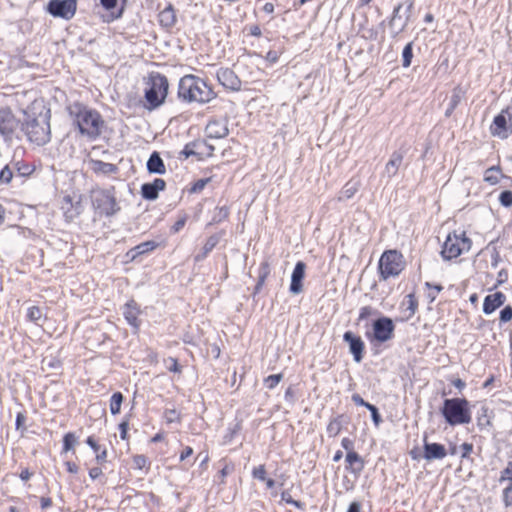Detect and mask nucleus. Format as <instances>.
<instances>
[{
    "instance_id": "nucleus-4",
    "label": "nucleus",
    "mask_w": 512,
    "mask_h": 512,
    "mask_svg": "<svg viewBox=\"0 0 512 512\" xmlns=\"http://www.w3.org/2000/svg\"><path fill=\"white\" fill-rule=\"evenodd\" d=\"M447 424L457 426L471 422L470 404L466 398H446L440 409Z\"/></svg>"
},
{
    "instance_id": "nucleus-32",
    "label": "nucleus",
    "mask_w": 512,
    "mask_h": 512,
    "mask_svg": "<svg viewBox=\"0 0 512 512\" xmlns=\"http://www.w3.org/2000/svg\"><path fill=\"white\" fill-rule=\"evenodd\" d=\"M402 305L405 306L406 310L409 311L408 318L412 317L418 308V301L414 293H409L405 296L404 301L402 302Z\"/></svg>"
},
{
    "instance_id": "nucleus-27",
    "label": "nucleus",
    "mask_w": 512,
    "mask_h": 512,
    "mask_svg": "<svg viewBox=\"0 0 512 512\" xmlns=\"http://www.w3.org/2000/svg\"><path fill=\"white\" fill-rule=\"evenodd\" d=\"M206 147L207 145L205 141L189 143L184 147L182 154L185 156V158L190 156H199V158H202L204 156V149Z\"/></svg>"
},
{
    "instance_id": "nucleus-46",
    "label": "nucleus",
    "mask_w": 512,
    "mask_h": 512,
    "mask_svg": "<svg viewBox=\"0 0 512 512\" xmlns=\"http://www.w3.org/2000/svg\"><path fill=\"white\" fill-rule=\"evenodd\" d=\"M500 482L510 481L512 483V462H508L507 466L501 471Z\"/></svg>"
},
{
    "instance_id": "nucleus-61",
    "label": "nucleus",
    "mask_w": 512,
    "mask_h": 512,
    "mask_svg": "<svg viewBox=\"0 0 512 512\" xmlns=\"http://www.w3.org/2000/svg\"><path fill=\"white\" fill-rule=\"evenodd\" d=\"M107 458V450L104 448L98 452H96V461L99 464H103L106 462Z\"/></svg>"
},
{
    "instance_id": "nucleus-16",
    "label": "nucleus",
    "mask_w": 512,
    "mask_h": 512,
    "mask_svg": "<svg viewBox=\"0 0 512 512\" xmlns=\"http://www.w3.org/2000/svg\"><path fill=\"white\" fill-rule=\"evenodd\" d=\"M61 209L63 210L66 220L69 222L73 221L83 211L81 197H79L78 200L73 201L71 196H65L62 201Z\"/></svg>"
},
{
    "instance_id": "nucleus-53",
    "label": "nucleus",
    "mask_w": 512,
    "mask_h": 512,
    "mask_svg": "<svg viewBox=\"0 0 512 512\" xmlns=\"http://www.w3.org/2000/svg\"><path fill=\"white\" fill-rule=\"evenodd\" d=\"M368 410L371 412L372 421L374 422V424L376 426H378L382 422V418H381V415H380V413L378 411V408L371 404L368 407Z\"/></svg>"
},
{
    "instance_id": "nucleus-54",
    "label": "nucleus",
    "mask_w": 512,
    "mask_h": 512,
    "mask_svg": "<svg viewBox=\"0 0 512 512\" xmlns=\"http://www.w3.org/2000/svg\"><path fill=\"white\" fill-rule=\"evenodd\" d=\"M503 501L505 506L512 505V483H510L503 491Z\"/></svg>"
},
{
    "instance_id": "nucleus-19",
    "label": "nucleus",
    "mask_w": 512,
    "mask_h": 512,
    "mask_svg": "<svg viewBox=\"0 0 512 512\" xmlns=\"http://www.w3.org/2000/svg\"><path fill=\"white\" fill-rule=\"evenodd\" d=\"M166 183L161 178H155L150 183H144L141 186V195L146 200H155L160 191L164 190Z\"/></svg>"
},
{
    "instance_id": "nucleus-15",
    "label": "nucleus",
    "mask_w": 512,
    "mask_h": 512,
    "mask_svg": "<svg viewBox=\"0 0 512 512\" xmlns=\"http://www.w3.org/2000/svg\"><path fill=\"white\" fill-rule=\"evenodd\" d=\"M217 80L219 83L232 91H238L241 89V80L235 74V72L229 68H221L217 71Z\"/></svg>"
},
{
    "instance_id": "nucleus-47",
    "label": "nucleus",
    "mask_w": 512,
    "mask_h": 512,
    "mask_svg": "<svg viewBox=\"0 0 512 512\" xmlns=\"http://www.w3.org/2000/svg\"><path fill=\"white\" fill-rule=\"evenodd\" d=\"M16 169L20 176H29L33 172V168L29 164L16 163Z\"/></svg>"
},
{
    "instance_id": "nucleus-9",
    "label": "nucleus",
    "mask_w": 512,
    "mask_h": 512,
    "mask_svg": "<svg viewBox=\"0 0 512 512\" xmlns=\"http://www.w3.org/2000/svg\"><path fill=\"white\" fill-rule=\"evenodd\" d=\"M372 335L367 333L370 340L378 343H384L391 340L394 336L395 325L393 320L389 317L382 316L376 319L372 324Z\"/></svg>"
},
{
    "instance_id": "nucleus-13",
    "label": "nucleus",
    "mask_w": 512,
    "mask_h": 512,
    "mask_svg": "<svg viewBox=\"0 0 512 512\" xmlns=\"http://www.w3.org/2000/svg\"><path fill=\"white\" fill-rule=\"evenodd\" d=\"M506 112H501L494 117L490 126V133L500 139H507L512 134V123L508 125L506 119Z\"/></svg>"
},
{
    "instance_id": "nucleus-59",
    "label": "nucleus",
    "mask_w": 512,
    "mask_h": 512,
    "mask_svg": "<svg viewBox=\"0 0 512 512\" xmlns=\"http://www.w3.org/2000/svg\"><path fill=\"white\" fill-rule=\"evenodd\" d=\"M461 450H462V453H461V457L462 458H466L470 455V453L472 452L473 450V445L471 443H463L461 446H460Z\"/></svg>"
},
{
    "instance_id": "nucleus-20",
    "label": "nucleus",
    "mask_w": 512,
    "mask_h": 512,
    "mask_svg": "<svg viewBox=\"0 0 512 512\" xmlns=\"http://www.w3.org/2000/svg\"><path fill=\"white\" fill-rule=\"evenodd\" d=\"M423 457L427 461L440 460L446 457L447 451L444 445L440 443H429L424 439Z\"/></svg>"
},
{
    "instance_id": "nucleus-48",
    "label": "nucleus",
    "mask_w": 512,
    "mask_h": 512,
    "mask_svg": "<svg viewBox=\"0 0 512 512\" xmlns=\"http://www.w3.org/2000/svg\"><path fill=\"white\" fill-rule=\"evenodd\" d=\"M209 181H210V178H203V179L197 180L191 187L190 191L192 193H198V192L202 191L205 188V186L208 184Z\"/></svg>"
},
{
    "instance_id": "nucleus-1",
    "label": "nucleus",
    "mask_w": 512,
    "mask_h": 512,
    "mask_svg": "<svg viewBox=\"0 0 512 512\" xmlns=\"http://www.w3.org/2000/svg\"><path fill=\"white\" fill-rule=\"evenodd\" d=\"M67 111L81 135L91 140L101 135L105 121L97 110L76 101L67 106Z\"/></svg>"
},
{
    "instance_id": "nucleus-35",
    "label": "nucleus",
    "mask_w": 512,
    "mask_h": 512,
    "mask_svg": "<svg viewBox=\"0 0 512 512\" xmlns=\"http://www.w3.org/2000/svg\"><path fill=\"white\" fill-rule=\"evenodd\" d=\"M425 287L429 290L427 292L426 297L429 300V303H432L437 298L438 294L443 290V286L440 284H431L430 282H425Z\"/></svg>"
},
{
    "instance_id": "nucleus-33",
    "label": "nucleus",
    "mask_w": 512,
    "mask_h": 512,
    "mask_svg": "<svg viewBox=\"0 0 512 512\" xmlns=\"http://www.w3.org/2000/svg\"><path fill=\"white\" fill-rule=\"evenodd\" d=\"M124 397L121 392H115L110 399V412L116 415L120 412Z\"/></svg>"
},
{
    "instance_id": "nucleus-45",
    "label": "nucleus",
    "mask_w": 512,
    "mask_h": 512,
    "mask_svg": "<svg viewBox=\"0 0 512 512\" xmlns=\"http://www.w3.org/2000/svg\"><path fill=\"white\" fill-rule=\"evenodd\" d=\"M345 460L350 465H353L354 463H360L359 470L362 469V466H363L362 460L357 452H355V451L347 452Z\"/></svg>"
},
{
    "instance_id": "nucleus-8",
    "label": "nucleus",
    "mask_w": 512,
    "mask_h": 512,
    "mask_svg": "<svg viewBox=\"0 0 512 512\" xmlns=\"http://www.w3.org/2000/svg\"><path fill=\"white\" fill-rule=\"evenodd\" d=\"M471 245L472 241L466 236L465 232L460 234L450 233L442 246L441 255L445 260H451L469 251Z\"/></svg>"
},
{
    "instance_id": "nucleus-49",
    "label": "nucleus",
    "mask_w": 512,
    "mask_h": 512,
    "mask_svg": "<svg viewBox=\"0 0 512 512\" xmlns=\"http://www.w3.org/2000/svg\"><path fill=\"white\" fill-rule=\"evenodd\" d=\"M252 475L255 479H258L260 481L266 480V470L264 465H259L258 467H255L252 471Z\"/></svg>"
},
{
    "instance_id": "nucleus-14",
    "label": "nucleus",
    "mask_w": 512,
    "mask_h": 512,
    "mask_svg": "<svg viewBox=\"0 0 512 512\" xmlns=\"http://www.w3.org/2000/svg\"><path fill=\"white\" fill-rule=\"evenodd\" d=\"M402 7V4H398L394 7L391 18L388 22L392 38H396L400 33H402L409 22V15H406V18L403 21L401 19L400 11Z\"/></svg>"
},
{
    "instance_id": "nucleus-41",
    "label": "nucleus",
    "mask_w": 512,
    "mask_h": 512,
    "mask_svg": "<svg viewBox=\"0 0 512 512\" xmlns=\"http://www.w3.org/2000/svg\"><path fill=\"white\" fill-rule=\"evenodd\" d=\"M42 311L37 306H32L28 309L27 317L30 321L37 323L42 318Z\"/></svg>"
},
{
    "instance_id": "nucleus-24",
    "label": "nucleus",
    "mask_w": 512,
    "mask_h": 512,
    "mask_svg": "<svg viewBox=\"0 0 512 512\" xmlns=\"http://www.w3.org/2000/svg\"><path fill=\"white\" fill-rule=\"evenodd\" d=\"M158 18L160 25L166 29L172 28L177 21L175 9L171 4L159 13Z\"/></svg>"
},
{
    "instance_id": "nucleus-18",
    "label": "nucleus",
    "mask_w": 512,
    "mask_h": 512,
    "mask_svg": "<svg viewBox=\"0 0 512 512\" xmlns=\"http://www.w3.org/2000/svg\"><path fill=\"white\" fill-rule=\"evenodd\" d=\"M306 264L303 261H298L294 267L291 275L290 292L298 295L303 291V279L305 277Z\"/></svg>"
},
{
    "instance_id": "nucleus-2",
    "label": "nucleus",
    "mask_w": 512,
    "mask_h": 512,
    "mask_svg": "<svg viewBox=\"0 0 512 512\" xmlns=\"http://www.w3.org/2000/svg\"><path fill=\"white\" fill-rule=\"evenodd\" d=\"M178 98L185 103L206 104L216 98V93L203 79L188 74L180 78Z\"/></svg>"
},
{
    "instance_id": "nucleus-25",
    "label": "nucleus",
    "mask_w": 512,
    "mask_h": 512,
    "mask_svg": "<svg viewBox=\"0 0 512 512\" xmlns=\"http://www.w3.org/2000/svg\"><path fill=\"white\" fill-rule=\"evenodd\" d=\"M146 167L149 173L164 174L166 172L164 162L157 151L150 155Z\"/></svg>"
},
{
    "instance_id": "nucleus-5",
    "label": "nucleus",
    "mask_w": 512,
    "mask_h": 512,
    "mask_svg": "<svg viewBox=\"0 0 512 512\" xmlns=\"http://www.w3.org/2000/svg\"><path fill=\"white\" fill-rule=\"evenodd\" d=\"M90 197L93 209L100 215L111 217L120 210L115 197L114 187L109 189H92Z\"/></svg>"
},
{
    "instance_id": "nucleus-30",
    "label": "nucleus",
    "mask_w": 512,
    "mask_h": 512,
    "mask_svg": "<svg viewBox=\"0 0 512 512\" xmlns=\"http://www.w3.org/2000/svg\"><path fill=\"white\" fill-rule=\"evenodd\" d=\"M358 189H359V183L357 181H354V180L348 181L342 188L338 200L345 201V200L351 199L356 194Z\"/></svg>"
},
{
    "instance_id": "nucleus-56",
    "label": "nucleus",
    "mask_w": 512,
    "mask_h": 512,
    "mask_svg": "<svg viewBox=\"0 0 512 512\" xmlns=\"http://www.w3.org/2000/svg\"><path fill=\"white\" fill-rule=\"evenodd\" d=\"M269 274H270L269 263L267 261L262 262L260 267H259L258 278L266 279Z\"/></svg>"
},
{
    "instance_id": "nucleus-3",
    "label": "nucleus",
    "mask_w": 512,
    "mask_h": 512,
    "mask_svg": "<svg viewBox=\"0 0 512 512\" xmlns=\"http://www.w3.org/2000/svg\"><path fill=\"white\" fill-rule=\"evenodd\" d=\"M168 89L169 82L167 77L159 72H151L144 92L145 108L154 110L160 107L165 102Z\"/></svg>"
},
{
    "instance_id": "nucleus-43",
    "label": "nucleus",
    "mask_w": 512,
    "mask_h": 512,
    "mask_svg": "<svg viewBox=\"0 0 512 512\" xmlns=\"http://www.w3.org/2000/svg\"><path fill=\"white\" fill-rule=\"evenodd\" d=\"M499 201H500L501 205L504 207L512 206V191H510V190L502 191L499 195Z\"/></svg>"
},
{
    "instance_id": "nucleus-58",
    "label": "nucleus",
    "mask_w": 512,
    "mask_h": 512,
    "mask_svg": "<svg viewBox=\"0 0 512 512\" xmlns=\"http://www.w3.org/2000/svg\"><path fill=\"white\" fill-rule=\"evenodd\" d=\"M351 398H352V401L357 406H363L368 409V407L371 405L370 403L366 402L359 394H353Z\"/></svg>"
},
{
    "instance_id": "nucleus-10",
    "label": "nucleus",
    "mask_w": 512,
    "mask_h": 512,
    "mask_svg": "<svg viewBox=\"0 0 512 512\" xmlns=\"http://www.w3.org/2000/svg\"><path fill=\"white\" fill-rule=\"evenodd\" d=\"M19 126V120L9 107L0 108V136L10 141Z\"/></svg>"
},
{
    "instance_id": "nucleus-42",
    "label": "nucleus",
    "mask_w": 512,
    "mask_h": 512,
    "mask_svg": "<svg viewBox=\"0 0 512 512\" xmlns=\"http://www.w3.org/2000/svg\"><path fill=\"white\" fill-rule=\"evenodd\" d=\"M13 177L12 170L8 165H6L1 171H0V184H8L11 182Z\"/></svg>"
},
{
    "instance_id": "nucleus-17",
    "label": "nucleus",
    "mask_w": 512,
    "mask_h": 512,
    "mask_svg": "<svg viewBox=\"0 0 512 512\" xmlns=\"http://www.w3.org/2000/svg\"><path fill=\"white\" fill-rule=\"evenodd\" d=\"M229 129L226 120L215 119L208 122L205 134L208 139H221L228 135Z\"/></svg>"
},
{
    "instance_id": "nucleus-31",
    "label": "nucleus",
    "mask_w": 512,
    "mask_h": 512,
    "mask_svg": "<svg viewBox=\"0 0 512 512\" xmlns=\"http://www.w3.org/2000/svg\"><path fill=\"white\" fill-rule=\"evenodd\" d=\"M343 423H344V415H339V416L331 419L329 424L327 425V429H326L328 436L329 437L337 436L343 427Z\"/></svg>"
},
{
    "instance_id": "nucleus-38",
    "label": "nucleus",
    "mask_w": 512,
    "mask_h": 512,
    "mask_svg": "<svg viewBox=\"0 0 512 512\" xmlns=\"http://www.w3.org/2000/svg\"><path fill=\"white\" fill-rule=\"evenodd\" d=\"M229 215V209L226 206L217 207L212 217V223H220Z\"/></svg>"
},
{
    "instance_id": "nucleus-50",
    "label": "nucleus",
    "mask_w": 512,
    "mask_h": 512,
    "mask_svg": "<svg viewBox=\"0 0 512 512\" xmlns=\"http://www.w3.org/2000/svg\"><path fill=\"white\" fill-rule=\"evenodd\" d=\"M133 463L135 468L137 469H143L148 464V459L144 455H136L133 457Z\"/></svg>"
},
{
    "instance_id": "nucleus-40",
    "label": "nucleus",
    "mask_w": 512,
    "mask_h": 512,
    "mask_svg": "<svg viewBox=\"0 0 512 512\" xmlns=\"http://www.w3.org/2000/svg\"><path fill=\"white\" fill-rule=\"evenodd\" d=\"M281 499H282V501L286 502L287 504L293 505V506H295V507H296V508H298V509L303 510V509H304V507H305V504H304V503H302V502H300V501H297V500H294V499L291 497V495H290L289 491H283V492L281 493Z\"/></svg>"
},
{
    "instance_id": "nucleus-57",
    "label": "nucleus",
    "mask_w": 512,
    "mask_h": 512,
    "mask_svg": "<svg viewBox=\"0 0 512 512\" xmlns=\"http://www.w3.org/2000/svg\"><path fill=\"white\" fill-rule=\"evenodd\" d=\"M458 103H459V96L453 95L450 99L449 106L445 111V115L447 117H449L452 114V112L454 111V109L456 108Z\"/></svg>"
},
{
    "instance_id": "nucleus-12",
    "label": "nucleus",
    "mask_w": 512,
    "mask_h": 512,
    "mask_svg": "<svg viewBox=\"0 0 512 512\" xmlns=\"http://www.w3.org/2000/svg\"><path fill=\"white\" fill-rule=\"evenodd\" d=\"M343 340L349 345V351L353 355L355 362L360 363L363 359L365 344L360 336L355 335L351 331H346Z\"/></svg>"
},
{
    "instance_id": "nucleus-55",
    "label": "nucleus",
    "mask_w": 512,
    "mask_h": 512,
    "mask_svg": "<svg viewBox=\"0 0 512 512\" xmlns=\"http://www.w3.org/2000/svg\"><path fill=\"white\" fill-rule=\"evenodd\" d=\"M164 417L167 421V423H173L176 421H179V414L175 409H168L164 413Z\"/></svg>"
},
{
    "instance_id": "nucleus-52",
    "label": "nucleus",
    "mask_w": 512,
    "mask_h": 512,
    "mask_svg": "<svg viewBox=\"0 0 512 512\" xmlns=\"http://www.w3.org/2000/svg\"><path fill=\"white\" fill-rule=\"evenodd\" d=\"M186 221H187V215L186 214H184L181 217H179V219L171 227V232L172 233H178L185 226Z\"/></svg>"
},
{
    "instance_id": "nucleus-44",
    "label": "nucleus",
    "mask_w": 512,
    "mask_h": 512,
    "mask_svg": "<svg viewBox=\"0 0 512 512\" xmlns=\"http://www.w3.org/2000/svg\"><path fill=\"white\" fill-rule=\"evenodd\" d=\"M378 311L376 309H373L371 306H364L360 309L358 321H363L370 317L371 315L377 314Z\"/></svg>"
},
{
    "instance_id": "nucleus-23",
    "label": "nucleus",
    "mask_w": 512,
    "mask_h": 512,
    "mask_svg": "<svg viewBox=\"0 0 512 512\" xmlns=\"http://www.w3.org/2000/svg\"><path fill=\"white\" fill-rule=\"evenodd\" d=\"M140 311L137 303L134 300L128 301L123 307V315L126 321L134 328H138L140 322L138 320V315Z\"/></svg>"
},
{
    "instance_id": "nucleus-37",
    "label": "nucleus",
    "mask_w": 512,
    "mask_h": 512,
    "mask_svg": "<svg viewBox=\"0 0 512 512\" xmlns=\"http://www.w3.org/2000/svg\"><path fill=\"white\" fill-rule=\"evenodd\" d=\"M78 440L74 433H67L63 438V450L65 452L72 450L77 444Z\"/></svg>"
},
{
    "instance_id": "nucleus-51",
    "label": "nucleus",
    "mask_w": 512,
    "mask_h": 512,
    "mask_svg": "<svg viewBox=\"0 0 512 512\" xmlns=\"http://www.w3.org/2000/svg\"><path fill=\"white\" fill-rule=\"evenodd\" d=\"M512 319V307L510 305L505 306L500 311V321L506 323Z\"/></svg>"
},
{
    "instance_id": "nucleus-7",
    "label": "nucleus",
    "mask_w": 512,
    "mask_h": 512,
    "mask_svg": "<svg viewBox=\"0 0 512 512\" xmlns=\"http://www.w3.org/2000/svg\"><path fill=\"white\" fill-rule=\"evenodd\" d=\"M28 140L39 146L45 145L50 141V124L46 117L28 119L22 126Z\"/></svg>"
},
{
    "instance_id": "nucleus-11",
    "label": "nucleus",
    "mask_w": 512,
    "mask_h": 512,
    "mask_svg": "<svg viewBox=\"0 0 512 512\" xmlns=\"http://www.w3.org/2000/svg\"><path fill=\"white\" fill-rule=\"evenodd\" d=\"M76 8L74 0H50L47 11L54 17L69 20L75 15Z\"/></svg>"
},
{
    "instance_id": "nucleus-60",
    "label": "nucleus",
    "mask_w": 512,
    "mask_h": 512,
    "mask_svg": "<svg viewBox=\"0 0 512 512\" xmlns=\"http://www.w3.org/2000/svg\"><path fill=\"white\" fill-rule=\"evenodd\" d=\"M86 443L92 448V450L95 453L101 450V446L95 441V439L92 436H89L86 439Z\"/></svg>"
},
{
    "instance_id": "nucleus-21",
    "label": "nucleus",
    "mask_w": 512,
    "mask_h": 512,
    "mask_svg": "<svg viewBox=\"0 0 512 512\" xmlns=\"http://www.w3.org/2000/svg\"><path fill=\"white\" fill-rule=\"evenodd\" d=\"M403 158H404L403 152L394 151L391 154L389 161L385 165L384 171L382 173V177H386L388 179H391L392 177H394L397 174L400 166L402 165Z\"/></svg>"
},
{
    "instance_id": "nucleus-29",
    "label": "nucleus",
    "mask_w": 512,
    "mask_h": 512,
    "mask_svg": "<svg viewBox=\"0 0 512 512\" xmlns=\"http://www.w3.org/2000/svg\"><path fill=\"white\" fill-rule=\"evenodd\" d=\"M157 246L158 244L155 241L142 242L139 245L132 248L128 252V255L131 254V258L135 259L138 255H142L154 250Z\"/></svg>"
},
{
    "instance_id": "nucleus-34",
    "label": "nucleus",
    "mask_w": 512,
    "mask_h": 512,
    "mask_svg": "<svg viewBox=\"0 0 512 512\" xmlns=\"http://www.w3.org/2000/svg\"><path fill=\"white\" fill-rule=\"evenodd\" d=\"M499 173V167H490L485 171L484 180L491 185H495L499 182Z\"/></svg>"
},
{
    "instance_id": "nucleus-39",
    "label": "nucleus",
    "mask_w": 512,
    "mask_h": 512,
    "mask_svg": "<svg viewBox=\"0 0 512 512\" xmlns=\"http://www.w3.org/2000/svg\"><path fill=\"white\" fill-rule=\"evenodd\" d=\"M282 378L283 375L281 373L269 375L264 379V384L268 389H274L282 380Z\"/></svg>"
},
{
    "instance_id": "nucleus-64",
    "label": "nucleus",
    "mask_w": 512,
    "mask_h": 512,
    "mask_svg": "<svg viewBox=\"0 0 512 512\" xmlns=\"http://www.w3.org/2000/svg\"><path fill=\"white\" fill-rule=\"evenodd\" d=\"M341 445L342 447L347 450V452L349 451H354L353 450V447H354V443L351 439L349 438H343L342 441H341Z\"/></svg>"
},
{
    "instance_id": "nucleus-22",
    "label": "nucleus",
    "mask_w": 512,
    "mask_h": 512,
    "mask_svg": "<svg viewBox=\"0 0 512 512\" xmlns=\"http://www.w3.org/2000/svg\"><path fill=\"white\" fill-rule=\"evenodd\" d=\"M505 295L502 292L489 294L484 298L483 312L485 314L493 313L497 308L502 306L505 302Z\"/></svg>"
},
{
    "instance_id": "nucleus-63",
    "label": "nucleus",
    "mask_w": 512,
    "mask_h": 512,
    "mask_svg": "<svg viewBox=\"0 0 512 512\" xmlns=\"http://www.w3.org/2000/svg\"><path fill=\"white\" fill-rule=\"evenodd\" d=\"M100 3L106 10H112L116 7L117 0H100Z\"/></svg>"
},
{
    "instance_id": "nucleus-36",
    "label": "nucleus",
    "mask_w": 512,
    "mask_h": 512,
    "mask_svg": "<svg viewBox=\"0 0 512 512\" xmlns=\"http://www.w3.org/2000/svg\"><path fill=\"white\" fill-rule=\"evenodd\" d=\"M413 58V42H409L405 45L402 52V66L407 68L411 65Z\"/></svg>"
},
{
    "instance_id": "nucleus-26",
    "label": "nucleus",
    "mask_w": 512,
    "mask_h": 512,
    "mask_svg": "<svg viewBox=\"0 0 512 512\" xmlns=\"http://www.w3.org/2000/svg\"><path fill=\"white\" fill-rule=\"evenodd\" d=\"M91 169L96 174L111 175L118 172V167L115 164L104 162L101 160H91Z\"/></svg>"
},
{
    "instance_id": "nucleus-62",
    "label": "nucleus",
    "mask_w": 512,
    "mask_h": 512,
    "mask_svg": "<svg viewBox=\"0 0 512 512\" xmlns=\"http://www.w3.org/2000/svg\"><path fill=\"white\" fill-rule=\"evenodd\" d=\"M168 361L171 363L167 366L168 370L171 372H180V366L177 362V359L170 357Z\"/></svg>"
},
{
    "instance_id": "nucleus-6",
    "label": "nucleus",
    "mask_w": 512,
    "mask_h": 512,
    "mask_svg": "<svg viewBox=\"0 0 512 512\" xmlns=\"http://www.w3.org/2000/svg\"><path fill=\"white\" fill-rule=\"evenodd\" d=\"M406 266V262L401 252L397 250L385 251L378 263L380 278L387 280L390 277H397Z\"/></svg>"
},
{
    "instance_id": "nucleus-28",
    "label": "nucleus",
    "mask_w": 512,
    "mask_h": 512,
    "mask_svg": "<svg viewBox=\"0 0 512 512\" xmlns=\"http://www.w3.org/2000/svg\"><path fill=\"white\" fill-rule=\"evenodd\" d=\"M220 237L217 234L211 235L205 242L202 251L198 253L194 260L196 262H200L204 260L207 255L215 248V246L219 243Z\"/></svg>"
}]
</instances>
